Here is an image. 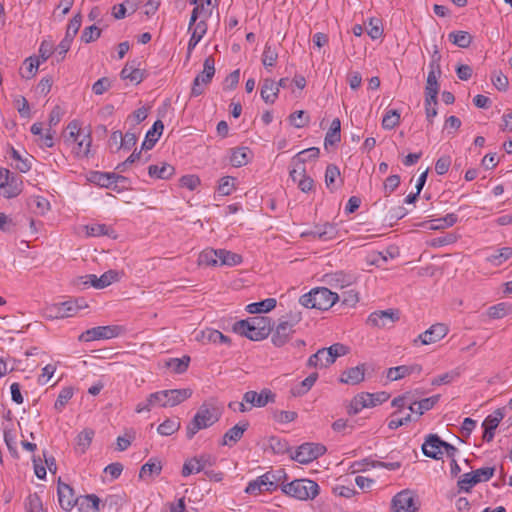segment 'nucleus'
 Returning <instances> with one entry per match:
<instances>
[{"instance_id":"obj_1","label":"nucleus","mask_w":512,"mask_h":512,"mask_svg":"<svg viewBox=\"0 0 512 512\" xmlns=\"http://www.w3.org/2000/svg\"><path fill=\"white\" fill-rule=\"evenodd\" d=\"M233 331L252 341H260L269 336L272 331V319L266 316H255L239 320L233 324Z\"/></svg>"},{"instance_id":"obj_2","label":"nucleus","mask_w":512,"mask_h":512,"mask_svg":"<svg viewBox=\"0 0 512 512\" xmlns=\"http://www.w3.org/2000/svg\"><path fill=\"white\" fill-rule=\"evenodd\" d=\"M220 415L217 408L203 403L186 427L187 438L192 439L199 430L211 427L220 419Z\"/></svg>"},{"instance_id":"obj_3","label":"nucleus","mask_w":512,"mask_h":512,"mask_svg":"<svg viewBox=\"0 0 512 512\" xmlns=\"http://www.w3.org/2000/svg\"><path fill=\"white\" fill-rule=\"evenodd\" d=\"M281 490L290 497L306 501L317 497L320 487L315 481L310 479H295L290 483L282 484Z\"/></svg>"},{"instance_id":"obj_4","label":"nucleus","mask_w":512,"mask_h":512,"mask_svg":"<svg viewBox=\"0 0 512 512\" xmlns=\"http://www.w3.org/2000/svg\"><path fill=\"white\" fill-rule=\"evenodd\" d=\"M192 394L190 388L161 390L152 393V400L159 407H174L189 399Z\"/></svg>"},{"instance_id":"obj_5","label":"nucleus","mask_w":512,"mask_h":512,"mask_svg":"<svg viewBox=\"0 0 512 512\" xmlns=\"http://www.w3.org/2000/svg\"><path fill=\"white\" fill-rule=\"evenodd\" d=\"M494 473V467H483L472 472L465 473L457 482L458 489L459 491L469 493L478 483L489 481L494 476Z\"/></svg>"},{"instance_id":"obj_6","label":"nucleus","mask_w":512,"mask_h":512,"mask_svg":"<svg viewBox=\"0 0 512 512\" xmlns=\"http://www.w3.org/2000/svg\"><path fill=\"white\" fill-rule=\"evenodd\" d=\"M300 314H291L288 320H281L276 326L271 341L276 347L285 345L294 333V327L300 322Z\"/></svg>"},{"instance_id":"obj_7","label":"nucleus","mask_w":512,"mask_h":512,"mask_svg":"<svg viewBox=\"0 0 512 512\" xmlns=\"http://www.w3.org/2000/svg\"><path fill=\"white\" fill-rule=\"evenodd\" d=\"M124 328L119 325L97 326L80 334L79 341L90 342L100 339H112L120 336Z\"/></svg>"},{"instance_id":"obj_8","label":"nucleus","mask_w":512,"mask_h":512,"mask_svg":"<svg viewBox=\"0 0 512 512\" xmlns=\"http://www.w3.org/2000/svg\"><path fill=\"white\" fill-rule=\"evenodd\" d=\"M215 75V60L212 56H208L204 60L203 71L198 74L192 84L191 88V96L197 97L200 96L204 92L205 85L209 84L212 81L213 76Z\"/></svg>"},{"instance_id":"obj_9","label":"nucleus","mask_w":512,"mask_h":512,"mask_svg":"<svg viewBox=\"0 0 512 512\" xmlns=\"http://www.w3.org/2000/svg\"><path fill=\"white\" fill-rule=\"evenodd\" d=\"M419 502L411 490H402L397 493L391 503V512H418Z\"/></svg>"},{"instance_id":"obj_10","label":"nucleus","mask_w":512,"mask_h":512,"mask_svg":"<svg viewBox=\"0 0 512 512\" xmlns=\"http://www.w3.org/2000/svg\"><path fill=\"white\" fill-rule=\"evenodd\" d=\"M326 447L319 443H303L292 455V459L300 464H308L326 452Z\"/></svg>"},{"instance_id":"obj_11","label":"nucleus","mask_w":512,"mask_h":512,"mask_svg":"<svg viewBox=\"0 0 512 512\" xmlns=\"http://www.w3.org/2000/svg\"><path fill=\"white\" fill-rule=\"evenodd\" d=\"M313 295V309L323 311L330 309L339 300V295L326 287L314 288Z\"/></svg>"},{"instance_id":"obj_12","label":"nucleus","mask_w":512,"mask_h":512,"mask_svg":"<svg viewBox=\"0 0 512 512\" xmlns=\"http://www.w3.org/2000/svg\"><path fill=\"white\" fill-rule=\"evenodd\" d=\"M399 320V311L396 309L380 310L371 313L367 319L369 325L379 328L391 327Z\"/></svg>"},{"instance_id":"obj_13","label":"nucleus","mask_w":512,"mask_h":512,"mask_svg":"<svg viewBox=\"0 0 512 512\" xmlns=\"http://www.w3.org/2000/svg\"><path fill=\"white\" fill-rule=\"evenodd\" d=\"M276 394L270 389H262L259 393L253 390L247 391L243 395V401L250 407H265L268 403H274Z\"/></svg>"},{"instance_id":"obj_14","label":"nucleus","mask_w":512,"mask_h":512,"mask_svg":"<svg viewBox=\"0 0 512 512\" xmlns=\"http://www.w3.org/2000/svg\"><path fill=\"white\" fill-rule=\"evenodd\" d=\"M81 308L77 300H68L52 305L48 312L52 318H67L74 316Z\"/></svg>"},{"instance_id":"obj_15","label":"nucleus","mask_w":512,"mask_h":512,"mask_svg":"<svg viewBox=\"0 0 512 512\" xmlns=\"http://www.w3.org/2000/svg\"><path fill=\"white\" fill-rule=\"evenodd\" d=\"M505 417V408L496 409L492 414L488 415L483 423L482 427L484 428L483 440L486 442H491L495 435V430L498 427L499 423Z\"/></svg>"},{"instance_id":"obj_16","label":"nucleus","mask_w":512,"mask_h":512,"mask_svg":"<svg viewBox=\"0 0 512 512\" xmlns=\"http://www.w3.org/2000/svg\"><path fill=\"white\" fill-rule=\"evenodd\" d=\"M57 492L60 507L65 511L72 510L77 504V496H75L73 488L59 480Z\"/></svg>"},{"instance_id":"obj_17","label":"nucleus","mask_w":512,"mask_h":512,"mask_svg":"<svg viewBox=\"0 0 512 512\" xmlns=\"http://www.w3.org/2000/svg\"><path fill=\"white\" fill-rule=\"evenodd\" d=\"M449 329L448 327L443 323H436L432 325L429 329L424 331L418 336V340L421 342L422 345H428L432 343H436L440 341L442 338H444Z\"/></svg>"},{"instance_id":"obj_18","label":"nucleus","mask_w":512,"mask_h":512,"mask_svg":"<svg viewBox=\"0 0 512 512\" xmlns=\"http://www.w3.org/2000/svg\"><path fill=\"white\" fill-rule=\"evenodd\" d=\"M444 441L436 434H429L422 444L423 454L432 459H440Z\"/></svg>"},{"instance_id":"obj_19","label":"nucleus","mask_w":512,"mask_h":512,"mask_svg":"<svg viewBox=\"0 0 512 512\" xmlns=\"http://www.w3.org/2000/svg\"><path fill=\"white\" fill-rule=\"evenodd\" d=\"M421 371L422 366L420 364L400 365L389 368L386 377L390 381H397L412 374H420Z\"/></svg>"},{"instance_id":"obj_20","label":"nucleus","mask_w":512,"mask_h":512,"mask_svg":"<svg viewBox=\"0 0 512 512\" xmlns=\"http://www.w3.org/2000/svg\"><path fill=\"white\" fill-rule=\"evenodd\" d=\"M210 459L211 457L209 455H201L200 457H194L186 460L182 468V475L187 477L193 473L203 471L207 465H212Z\"/></svg>"},{"instance_id":"obj_21","label":"nucleus","mask_w":512,"mask_h":512,"mask_svg":"<svg viewBox=\"0 0 512 512\" xmlns=\"http://www.w3.org/2000/svg\"><path fill=\"white\" fill-rule=\"evenodd\" d=\"M101 499L95 494L77 496V507L79 512H99Z\"/></svg>"},{"instance_id":"obj_22","label":"nucleus","mask_w":512,"mask_h":512,"mask_svg":"<svg viewBox=\"0 0 512 512\" xmlns=\"http://www.w3.org/2000/svg\"><path fill=\"white\" fill-rule=\"evenodd\" d=\"M123 80H129L131 83L139 84L145 77V72L136 66V61L127 62L120 72Z\"/></svg>"},{"instance_id":"obj_23","label":"nucleus","mask_w":512,"mask_h":512,"mask_svg":"<svg viewBox=\"0 0 512 512\" xmlns=\"http://www.w3.org/2000/svg\"><path fill=\"white\" fill-rule=\"evenodd\" d=\"M364 377L365 364H360L343 371L340 382L349 385H357L364 380Z\"/></svg>"},{"instance_id":"obj_24","label":"nucleus","mask_w":512,"mask_h":512,"mask_svg":"<svg viewBox=\"0 0 512 512\" xmlns=\"http://www.w3.org/2000/svg\"><path fill=\"white\" fill-rule=\"evenodd\" d=\"M248 427V421H241L237 423L224 434L221 445H231L237 443L242 438Z\"/></svg>"},{"instance_id":"obj_25","label":"nucleus","mask_w":512,"mask_h":512,"mask_svg":"<svg viewBox=\"0 0 512 512\" xmlns=\"http://www.w3.org/2000/svg\"><path fill=\"white\" fill-rule=\"evenodd\" d=\"M164 130V124L161 120H156L151 129L146 133L145 139L142 142L141 150H150L154 147Z\"/></svg>"},{"instance_id":"obj_26","label":"nucleus","mask_w":512,"mask_h":512,"mask_svg":"<svg viewBox=\"0 0 512 512\" xmlns=\"http://www.w3.org/2000/svg\"><path fill=\"white\" fill-rule=\"evenodd\" d=\"M269 476L261 475L257 477L255 480H252L248 483L245 488V493L250 495H258L263 492H273L272 485Z\"/></svg>"},{"instance_id":"obj_27","label":"nucleus","mask_w":512,"mask_h":512,"mask_svg":"<svg viewBox=\"0 0 512 512\" xmlns=\"http://www.w3.org/2000/svg\"><path fill=\"white\" fill-rule=\"evenodd\" d=\"M76 146L74 147V153L78 158H89L91 155V146H92V136L91 131L88 129L87 132H84L77 142H74Z\"/></svg>"},{"instance_id":"obj_28","label":"nucleus","mask_w":512,"mask_h":512,"mask_svg":"<svg viewBox=\"0 0 512 512\" xmlns=\"http://www.w3.org/2000/svg\"><path fill=\"white\" fill-rule=\"evenodd\" d=\"M325 281L332 287L344 288L350 286L354 282V276L346 274L342 271L330 273L325 275Z\"/></svg>"},{"instance_id":"obj_29","label":"nucleus","mask_w":512,"mask_h":512,"mask_svg":"<svg viewBox=\"0 0 512 512\" xmlns=\"http://www.w3.org/2000/svg\"><path fill=\"white\" fill-rule=\"evenodd\" d=\"M439 399L440 395H433L420 401H411L410 405H408V409L412 413H416L421 416L426 411L431 410L438 403Z\"/></svg>"},{"instance_id":"obj_30","label":"nucleus","mask_w":512,"mask_h":512,"mask_svg":"<svg viewBox=\"0 0 512 512\" xmlns=\"http://www.w3.org/2000/svg\"><path fill=\"white\" fill-rule=\"evenodd\" d=\"M458 221V216L455 213H448L444 217L424 222L423 227H427L430 230H441L452 227Z\"/></svg>"},{"instance_id":"obj_31","label":"nucleus","mask_w":512,"mask_h":512,"mask_svg":"<svg viewBox=\"0 0 512 512\" xmlns=\"http://www.w3.org/2000/svg\"><path fill=\"white\" fill-rule=\"evenodd\" d=\"M278 94L279 88L276 86V82L270 78L264 79L260 90L261 98L266 103L273 104L276 101Z\"/></svg>"},{"instance_id":"obj_32","label":"nucleus","mask_w":512,"mask_h":512,"mask_svg":"<svg viewBox=\"0 0 512 512\" xmlns=\"http://www.w3.org/2000/svg\"><path fill=\"white\" fill-rule=\"evenodd\" d=\"M336 234V226L334 224L327 222L323 225L315 226V228L312 231L308 233H303L302 235H311L314 238H318L321 240H329L335 238Z\"/></svg>"},{"instance_id":"obj_33","label":"nucleus","mask_w":512,"mask_h":512,"mask_svg":"<svg viewBox=\"0 0 512 512\" xmlns=\"http://www.w3.org/2000/svg\"><path fill=\"white\" fill-rule=\"evenodd\" d=\"M349 352V348L342 343H335L328 348H321L320 355H326L325 364H333L340 356H344Z\"/></svg>"},{"instance_id":"obj_34","label":"nucleus","mask_w":512,"mask_h":512,"mask_svg":"<svg viewBox=\"0 0 512 512\" xmlns=\"http://www.w3.org/2000/svg\"><path fill=\"white\" fill-rule=\"evenodd\" d=\"M207 32V23L206 20H200L194 27L191 37L188 42V53L187 58L190 57L192 50L197 46V44L201 41L203 36Z\"/></svg>"},{"instance_id":"obj_35","label":"nucleus","mask_w":512,"mask_h":512,"mask_svg":"<svg viewBox=\"0 0 512 512\" xmlns=\"http://www.w3.org/2000/svg\"><path fill=\"white\" fill-rule=\"evenodd\" d=\"M148 174L152 178L169 179L175 174V168L168 163H161V165H150L148 167Z\"/></svg>"},{"instance_id":"obj_36","label":"nucleus","mask_w":512,"mask_h":512,"mask_svg":"<svg viewBox=\"0 0 512 512\" xmlns=\"http://www.w3.org/2000/svg\"><path fill=\"white\" fill-rule=\"evenodd\" d=\"M86 234L91 237L108 236L111 239L117 238L116 231L106 224H92L86 226Z\"/></svg>"},{"instance_id":"obj_37","label":"nucleus","mask_w":512,"mask_h":512,"mask_svg":"<svg viewBox=\"0 0 512 512\" xmlns=\"http://www.w3.org/2000/svg\"><path fill=\"white\" fill-rule=\"evenodd\" d=\"M22 179L21 177L12 173L8 180L7 188L3 189L1 195L4 198L11 199L17 197L22 192Z\"/></svg>"},{"instance_id":"obj_38","label":"nucleus","mask_w":512,"mask_h":512,"mask_svg":"<svg viewBox=\"0 0 512 512\" xmlns=\"http://www.w3.org/2000/svg\"><path fill=\"white\" fill-rule=\"evenodd\" d=\"M250 150L247 147L231 149L230 163L233 167H242L249 162Z\"/></svg>"},{"instance_id":"obj_39","label":"nucleus","mask_w":512,"mask_h":512,"mask_svg":"<svg viewBox=\"0 0 512 512\" xmlns=\"http://www.w3.org/2000/svg\"><path fill=\"white\" fill-rule=\"evenodd\" d=\"M276 304L275 298H266L262 301L248 304L246 310L251 314L267 313L273 310Z\"/></svg>"},{"instance_id":"obj_40","label":"nucleus","mask_w":512,"mask_h":512,"mask_svg":"<svg viewBox=\"0 0 512 512\" xmlns=\"http://www.w3.org/2000/svg\"><path fill=\"white\" fill-rule=\"evenodd\" d=\"M113 177V172L95 171L91 173L89 180L100 187L113 190Z\"/></svg>"},{"instance_id":"obj_41","label":"nucleus","mask_w":512,"mask_h":512,"mask_svg":"<svg viewBox=\"0 0 512 512\" xmlns=\"http://www.w3.org/2000/svg\"><path fill=\"white\" fill-rule=\"evenodd\" d=\"M341 140V122L338 118H335L330 125L328 132L324 139V145H335Z\"/></svg>"},{"instance_id":"obj_42","label":"nucleus","mask_w":512,"mask_h":512,"mask_svg":"<svg viewBox=\"0 0 512 512\" xmlns=\"http://www.w3.org/2000/svg\"><path fill=\"white\" fill-rule=\"evenodd\" d=\"M318 379L317 373H311L308 377H306L301 383L291 388V394L294 397H299L305 395L315 384Z\"/></svg>"},{"instance_id":"obj_43","label":"nucleus","mask_w":512,"mask_h":512,"mask_svg":"<svg viewBox=\"0 0 512 512\" xmlns=\"http://www.w3.org/2000/svg\"><path fill=\"white\" fill-rule=\"evenodd\" d=\"M162 464L157 458H151L148 462L142 465L139 478H144L146 475L153 477L161 474Z\"/></svg>"},{"instance_id":"obj_44","label":"nucleus","mask_w":512,"mask_h":512,"mask_svg":"<svg viewBox=\"0 0 512 512\" xmlns=\"http://www.w3.org/2000/svg\"><path fill=\"white\" fill-rule=\"evenodd\" d=\"M368 395L366 392H362L360 394H357L350 402V405L348 407V414L349 415H356L358 414L362 409L369 408L371 405V402H366L365 399H368Z\"/></svg>"},{"instance_id":"obj_45","label":"nucleus","mask_w":512,"mask_h":512,"mask_svg":"<svg viewBox=\"0 0 512 512\" xmlns=\"http://www.w3.org/2000/svg\"><path fill=\"white\" fill-rule=\"evenodd\" d=\"M448 39L460 48H467L472 43L473 37L467 31H453L449 33Z\"/></svg>"},{"instance_id":"obj_46","label":"nucleus","mask_w":512,"mask_h":512,"mask_svg":"<svg viewBox=\"0 0 512 512\" xmlns=\"http://www.w3.org/2000/svg\"><path fill=\"white\" fill-rule=\"evenodd\" d=\"M190 363V357L184 355L182 358H169L165 366L170 368L176 374H182L187 371Z\"/></svg>"},{"instance_id":"obj_47","label":"nucleus","mask_w":512,"mask_h":512,"mask_svg":"<svg viewBox=\"0 0 512 512\" xmlns=\"http://www.w3.org/2000/svg\"><path fill=\"white\" fill-rule=\"evenodd\" d=\"M512 257V247H503L486 257V261L494 266H500L503 262Z\"/></svg>"},{"instance_id":"obj_48","label":"nucleus","mask_w":512,"mask_h":512,"mask_svg":"<svg viewBox=\"0 0 512 512\" xmlns=\"http://www.w3.org/2000/svg\"><path fill=\"white\" fill-rule=\"evenodd\" d=\"M67 133L64 134V141L67 144L77 142L81 135L84 133L82 131L79 121L73 120L71 121L66 128Z\"/></svg>"},{"instance_id":"obj_49","label":"nucleus","mask_w":512,"mask_h":512,"mask_svg":"<svg viewBox=\"0 0 512 512\" xmlns=\"http://www.w3.org/2000/svg\"><path fill=\"white\" fill-rule=\"evenodd\" d=\"M219 265L236 266L242 263V256L240 254L219 249Z\"/></svg>"},{"instance_id":"obj_50","label":"nucleus","mask_w":512,"mask_h":512,"mask_svg":"<svg viewBox=\"0 0 512 512\" xmlns=\"http://www.w3.org/2000/svg\"><path fill=\"white\" fill-rule=\"evenodd\" d=\"M120 274L116 270H108L105 273H103L100 277L97 279V283L94 284V288L96 289H103L105 287H108L114 282L119 281Z\"/></svg>"},{"instance_id":"obj_51","label":"nucleus","mask_w":512,"mask_h":512,"mask_svg":"<svg viewBox=\"0 0 512 512\" xmlns=\"http://www.w3.org/2000/svg\"><path fill=\"white\" fill-rule=\"evenodd\" d=\"M26 512H46L40 496L34 492L30 493L24 502Z\"/></svg>"},{"instance_id":"obj_52","label":"nucleus","mask_w":512,"mask_h":512,"mask_svg":"<svg viewBox=\"0 0 512 512\" xmlns=\"http://www.w3.org/2000/svg\"><path fill=\"white\" fill-rule=\"evenodd\" d=\"M180 425L178 418H169L158 426L157 431L160 435L170 436L179 430Z\"/></svg>"},{"instance_id":"obj_53","label":"nucleus","mask_w":512,"mask_h":512,"mask_svg":"<svg viewBox=\"0 0 512 512\" xmlns=\"http://www.w3.org/2000/svg\"><path fill=\"white\" fill-rule=\"evenodd\" d=\"M278 59V52L269 43L265 44L262 54V64L266 69L274 67Z\"/></svg>"},{"instance_id":"obj_54","label":"nucleus","mask_w":512,"mask_h":512,"mask_svg":"<svg viewBox=\"0 0 512 512\" xmlns=\"http://www.w3.org/2000/svg\"><path fill=\"white\" fill-rule=\"evenodd\" d=\"M219 249H206L199 255V263L207 266L219 265Z\"/></svg>"},{"instance_id":"obj_55","label":"nucleus","mask_w":512,"mask_h":512,"mask_svg":"<svg viewBox=\"0 0 512 512\" xmlns=\"http://www.w3.org/2000/svg\"><path fill=\"white\" fill-rule=\"evenodd\" d=\"M74 395V388L71 386H66L61 389L58 394V397L55 401L54 408L58 411H62V409L66 406L69 400Z\"/></svg>"},{"instance_id":"obj_56","label":"nucleus","mask_w":512,"mask_h":512,"mask_svg":"<svg viewBox=\"0 0 512 512\" xmlns=\"http://www.w3.org/2000/svg\"><path fill=\"white\" fill-rule=\"evenodd\" d=\"M94 432L89 429L81 431L77 436L76 449L80 453H85L86 449L90 446Z\"/></svg>"},{"instance_id":"obj_57","label":"nucleus","mask_w":512,"mask_h":512,"mask_svg":"<svg viewBox=\"0 0 512 512\" xmlns=\"http://www.w3.org/2000/svg\"><path fill=\"white\" fill-rule=\"evenodd\" d=\"M460 375H461V369L458 367L449 372L438 375L431 381V384L434 386L449 384L452 381H454L455 379H457Z\"/></svg>"},{"instance_id":"obj_58","label":"nucleus","mask_w":512,"mask_h":512,"mask_svg":"<svg viewBox=\"0 0 512 512\" xmlns=\"http://www.w3.org/2000/svg\"><path fill=\"white\" fill-rule=\"evenodd\" d=\"M340 176L339 168L334 164H329L325 170V184L333 192L335 190L336 179Z\"/></svg>"},{"instance_id":"obj_59","label":"nucleus","mask_w":512,"mask_h":512,"mask_svg":"<svg viewBox=\"0 0 512 512\" xmlns=\"http://www.w3.org/2000/svg\"><path fill=\"white\" fill-rule=\"evenodd\" d=\"M400 122V114L397 110L391 109L388 110L383 119H382V127L386 130H392L396 126L399 125Z\"/></svg>"},{"instance_id":"obj_60","label":"nucleus","mask_w":512,"mask_h":512,"mask_svg":"<svg viewBox=\"0 0 512 512\" xmlns=\"http://www.w3.org/2000/svg\"><path fill=\"white\" fill-rule=\"evenodd\" d=\"M236 178L232 176H224L219 180L217 191L222 196L230 195L235 189Z\"/></svg>"},{"instance_id":"obj_61","label":"nucleus","mask_w":512,"mask_h":512,"mask_svg":"<svg viewBox=\"0 0 512 512\" xmlns=\"http://www.w3.org/2000/svg\"><path fill=\"white\" fill-rule=\"evenodd\" d=\"M511 308L504 302L498 303L488 308L487 315L492 319H501L509 314Z\"/></svg>"},{"instance_id":"obj_62","label":"nucleus","mask_w":512,"mask_h":512,"mask_svg":"<svg viewBox=\"0 0 512 512\" xmlns=\"http://www.w3.org/2000/svg\"><path fill=\"white\" fill-rule=\"evenodd\" d=\"M367 34L371 37V39L376 40L382 37L383 35V26L382 22L379 18H370L367 27Z\"/></svg>"},{"instance_id":"obj_63","label":"nucleus","mask_w":512,"mask_h":512,"mask_svg":"<svg viewBox=\"0 0 512 512\" xmlns=\"http://www.w3.org/2000/svg\"><path fill=\"white\" fill-rule=\"evenodd\" d=\"M320 150L317 147H311L308 149H304L296 154L294 160H296L299 164H303L309 160H315L319 157Z\"/></svg>"},{"instance_id":"obj_64","label":"nucleus","mask_w":512,"mask_h":512,"mask_svg":"<svg viewBox=\"0 0 512 512\" xmlns=\"http://www.w3.org/2000/svg\"><path fill=\"white\" fill-rule=\"evenodd\" d=\"M26 71L21 73V76L26 79H31L35 76L36 71L40 65V59L37 57H28L24 61Z\"/></svg>"}]
</instances>
